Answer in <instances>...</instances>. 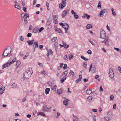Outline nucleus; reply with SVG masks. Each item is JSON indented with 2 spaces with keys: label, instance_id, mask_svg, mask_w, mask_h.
Segmentation results:
<instances>
[{
  "label": "nucleus",
  "instance_id": "obj_39",
  "mask_svg": "<svg viewBox=\"0 0 121 121\" xmlns=\"http://www.w3.org/2000/svg\"><path fill=\"white\" fill-rule=\"evenodd\" d=\"M63 73L64 74L65 76H66L68 73L67 71V70H65Z\"/></svg>",
  "mask_w": 121,
  "mask_h": 121
},
{
  "label": "nucleus",
  "instance_id": "obj_32",
  "mask_svg": "<svg viewBox=\"0 0 121 121\" xmlns=\"http://www.w3.org/2000/svg\"><path fill=\"white\" fill-rule=\"evenodd\" d=\"M81 57L82 59L86 61H88L89 60L88 59L84 57L83 56H81Z\"/></svg>",
  "mask_w": 121,
  "mask_h": 121
},
{
  "label": "nucleus",
  "instance_id": "obj_44",
  "mask_svg": "<svg viewBox=\"0 0 121 121\" xmlns=\"http://www.w3.org/2000/svg\"><path fill=\"white\" fill-rule=\"evenodd\" d=\"M67 68V66L66 64H65L63 67V69H66Z\"/></svg>",
  "mask_w": 121,
  "mask_h": 121
},
{
  "label": "nucleus",
  "instance_id": "obj_15",
  "mask_svg": "<svg viewBox=\"0 0 121 121\" xmlns=\"http://www.w3.org/2000/svg\"><path fill=\"white\" fill-rule=\"evenodd\" d=\"M63 90L61 88L60 89L57 90V93L59 95L61 94L63 92Z\"/></svg>",
  "mask_w": 121,
  "mask_h": 121
},
{
  "label": "nucleus",
  "instance_id": "obj_25",
  "mask_svg": "<svg viewBox=\"0 0 121 121\" xmlns=\"http://www.w3.org/2000/svg\"><path fill=\"white\" fill-rule=\"evenodd\" d=\"M58 43L57 42H55L54 44V47L56 50H57L58 49Z\"/></svg>",
  "mask_w": 121,
  "mask_h": 121
},
{
  "label": "nucleus",
  "instance_id": "obj_55",
  "mask_svg": "<svg viewBox=\"0 0 121 121\" xmlns=\"http://www.w3.org/2000/svg\"><path fill=\"white\" fill-rule=\"evenodd\" d=\"M20 39L21 41L23 40L24 39V38L23 36H21L20 37Z\"/></svg>",
  "mask_w": 121,
  "mask_h": 121
},
{
  "label": "nucleus",
  "instance_id": "obj_11",
  "mask_svg": "<svg viewBox=\"0 0 121 121\" xmlns=\"http://www.w3.org/2000/svg\"><path fill=\"white\" fill-rule=\"evenodd\" d=\"M5 87L3 86H1L0 89V94H3L4 92L5 89Z\"/></svg>",
  "mask_w": 121,
  "mask_h": 121
},
{
  "label": "nucleus",
  "instance_id": "obj_8",
  "mask_svg": "<svg viewBox=\"0 0 121 121\" xmlns=\"http://www.w3.org/2000/svg\"><path fill=\"white\" fill-rule=\"evenodd\" d=\"M107 115L109 117H104V119L106 121H109L111 118L112 116V113L109 111L107 113Z\"/></svg>",
  "mask_w": 121,
  "mask_h": 121
},
{
  "label": "nucleus",
  "instance_id": "obj_62",
  "mask_svg": "<svg viewBox=\"0 0 121 121\" xmlns=\"http://www.w3.org/2000/svg\"><path fill=\"white\" fill-rule=\"evenodd\" d=\"M116 108V104H114L113 106V109H115Z\"/></svg>",
  "mask_w": 121,
  "mask_h": 121
},
{
  "label": "nucleus",
  "instance_id": "obj_19",
  "mask_svg": "<svg viewBox=\"0 0 121 121\" xmlns=\"http://www.w3.org/2000/svg\"><path fill=\"white\" fill-rule=\"evenodd\" d=\"M82 75H80L79 76V78L76 81V82L77 83H78L79 81H80L82 79Z\"/></svg>",
  "mask_w": 121,
  "mask_h": 121
},
{
  "label": "nucleus",
  "instance_id": "obj_1",
  "mask_svg": "<svg viewBox=\"0 0 121 121\" xmlns=\"http://www.w3.org/2000/svg\"><path fill=\"white\" fill-rule=\"evenodd\" d=\"M11 51V48L10 46L7 47L3 52L1 58V60H2L4 57L7 56L10 53Z\"/></svg>",
  "mask_w": 121,
  "mask_h": 121
},
{
  "label": "nucleus",
  "instance_id": "obj_42",
  "mask_svg": "<svg viewBox=\"0 0 121 121\" xmlns=\"http://www.w3.org/2000/svg\"><path fill=\"white\" fill-rule=\"evenodd\" d=\"M14 6L15 8L19 9V6L18 5H17L16 4L14 5Z\"/></svg>",
  "mask_w": 121,
  "mask_h": 121
},
{
  "label": "nucleus",
  "instance_id": "obj_18",
  "mask_svg": "<svg viewBox=\"0 0 121 121\" xmlns=\"http://www.w3.org/2000/svg\"><path fill=\"white\" fill-rule=\"evenodd\" d=\"M62 43L64 45L63 46L65 48L67 49L69 47V45L67 44L66 43H65L63 41L62 42Z\"/></svg>",
  "mask_w": 121,
  "mask_h": 121
},
{
  "label": "nucleus",
  "instance_id": "obj_29",
  "mask_svg": "<svg viewBox=\"0 0 121 121\" xmlns=\"http://www.w3.org/2000/svg\"><path fill=\"white\" fill-rule=\"evenodd\" d=\"M12 87L14 88H17V85L14 83L12 85Z\"/></svg>",
  "mask_w": 121,
  "mask_h": 121
},
{
  "label": "nucleus",
  "instance_id": "obj_52",
  "mask_svg": "<svg viewBox=\"0 0 121 121\" xmlns=\"http://www.w3.org/2000/svg\"><path fill=\"white\" fill-rule=\"evenodd\" d=\"M86 17H87V19H89L90 18V17L89 15L87 14L86 15Z\"/></svg>",
  "mask_w": 121,
  "mask_h": 121
},
{
  "label": "nucleus",
  "instance_id": "obj_9",
  "mask_svg": "<svg viewBox=\"0 0 121 121\" xmlns=\"http://www.w3.org/2000/svg\"><path fill=\"white\" fill-rule=\"evenodd\" d=\"M54 29L55 31L59 33H62L61 30L60 29L57 28L56 26H55L54 28Z\"/></svg>",
  "mask_w": 121,
  "mask_h": 121
},
{
  "label": "nucleus",
  "instance_id": "obj_46",
  "mask_svg": "<svg viewBox=\"0 0 121 121\" xmlns=\"http://www.w3.org/2000/svg\"><path fill=\"white\" fill-rule=\"evenodd\" d=\"M73 57V55L72 54H71L69 56V59L70 60L71 59H72Z\"/></svg>",
  "mask_w": 121,
  "mask_h": 121
},
{
  "label": "nucleus",
  "instance_id": "obj_30",
  "mask_svg": "<svg viewBox=\"0 0 121 121\" xmlns=\"http://www.w3.org/2000/svg\"><path fill=\"white\" fill-rule=\"evenodd\" d=\"M83 66L86 69L87 68V63L86 62H84L83 63Z\"/></svg>",
  "mask_w": 121,
  "mask_h": 121
},
{
  "label": "nucleus",
  "instance_id": "obj_21",
  "mask_svg": "<svg viewBox=\"0 0 121 121\" xmlns=\"http://www.w3.org/2000/svg\"><path fill=\"white\" fill-rule=\"evenodd\" d=\"M96 71V69L95 66L94 65L92 67V69L91 70V71L93 73H95V72Z\"/></svg>",
  "mask_w": 121,
  "mask_h": 121
},
{
  "label": "nucleus",
  "instance_id": "obj_48",
  "mask_svg": "<svg viewBox=\"0 0 121 121\" xmlns=\"http://www.w3.org/2000/svg\"><path fill=\"white\" fill-rule=\"evenodd\" d=\"M31 36V34L30 33H29L27 35V37H30Z\"/></svg>",
  "mask_w": 121,
  "mask_h": 121
},
{
  "label": "nucleus",
  "instance_id": "obj_14",
  "mask_svg": "<svg viewBox=\"0 0 121 121\" xmlns=\"http://www.w3.org/2000/svg\"><path fill=\"white\" fill-rule=\"evenodd\" d=\"M68 13V12L67 11L65 10L62 13V18L65 17Z\"/></svg>",
  "mask_w": 121,
  "mask_h": 121
},
{
  "label": "nucleus",
  "instance_id": "obj_60",
  "mask_svg": "<svg viewBox=\"0 0 121 121\" xmlns=\"http://www.w3.org/2000/svg\"><path fill=\"white\" fill-rule=\"evenodd\" d=\"M23 11H24V12H26V8H25L24 7H23Z\"/></svg>",
  "mask_w": 121,
  "mask_h": 121
},
{
  "label": "nucleus",
  "instance_id": "obj_28",
  "mask_svg": "<svg viewBox=\"0 0 121 121\" xmlns=\"http://www.w3.org/2000/svg\"><path fill=\"white\" fill-rule=\"evenodd\" d=\"M16 60V57L14 58L12 60V61L11 62H9V65L13 63H14V62H15Z\"/></svg>",
  "mask_w": 121,
  "mask_h": 121
},
{
  "label": "nucleus",
  "instance_id": "obj_50",
  "mask_svg": "<svg viewBox=\"0 0 121 121\" xmlns=\"http://www.w3.org/2000/svg\"><path fill=\"white\" fill-rule=\"evenodd\" d=\"M96 116H94L93 117V121H96V118L95 117Z\"/></svg>",
  "mask_w": 121,
  "mask_h": 121
},
{
  "label": "nucleus",
  "instance_id": "obj_17",
  "mask_svg": "<svg viewBox=\"0 0 121 121\" xmlns=\"http://www.w3.org/2000/svg\"><path fill=\"white\" fill-rule=\"evenodd\" d=\"M10 65H9V63H8L3 65L2 66V69H3L7 67H9Z\"/></svg>",
  "mask_w": 121,
  "mask_h": 121
},
{
  "label": "nucleus",
  "instance_id": "obj_41",
  "mask_svg": "<svg viewBox=\"0 0 121 121\" xmlns=\"http://www.w3.org/2000/svg\"><path fill=\"white\" fill-rule=\"evenodd\" d=\"M87 53L89 54H91L92 53V52L91 50H88L87 52Z\"/></svg>",
  "mask_w": 121,
  "mask_h": 121
},
{
  "label": "nucleus",
  "instance_id": "obj_45",
  "mask_svg": "<svg viewBox=\"0 0 121 121\" xmlns=\"http://www.w3.org/2000/svg\"><path fill=\"white\" fill-rule=\"evenodd\" d=\"M98 7L99 9H100L101 8V4L100 2H99L98 5Z\"/></svg>",
  "mask_w": 121,
  "mask_h": 121
},
{
  "label": "nucleus",
  "instance_id": "obj_63",
  "mask_svg": "<svg viewBox=\"0 0 121 121\" xmlns=\"http://www.w3.org/2000/svg\"><path fill=\"white\" fill-rule=\"evenodd\" d=\"M64 58L65 60H66L68 59V57L67 55H65L64 56Z\"/></svg>",
  "mask_w": 121,
  "mask_h": 121
},
{
  "label": "nucleus",
  "instance_id": "obj_43",
  "mask_svg": "<svg viewBox=\"0 0 121 121\" xmlns=\"http://www.w3.org/2000/svg\"><path fill=\"white\" fill-rule=\"evenodd\" d=\"M67 78H65L64 79H62L60 80V82L61 83H63L64 81Z\"/></svg>",
  "mask_w": 121,
  "mask_h": 121
},
{
  "label": "nucleus",
  "instance_id": "obj_31",
  "mask_svg": "<svg viewBox=\"0 0 121 121\" xmlns=\"http://www.w3.org/2000/svg\"><path fill=\"white\" fill-rule=\"evenodd\" d=\"M87 99L88 101H91L92 100V97L91 96H89L87 98Z\"/></svg>",
  "mask_w": 121,
  "mask_h": 121
},
{
  "label": "nucleus",
  "instance_id": "obj_59",
  "mask_svg": "<svg viewBox=\"0 0 121 121\" xmlns=\"http://www.w3.org/2000/svg\"><path fill=\"white\" fill-rule=\"evenodd\" d=\"M118 68L119 72L121 73V68L120 66H118Z\"/></svg>",
  "mask_w": 121,
  "mask_h": 121
},
{
  "label": "nucleus",
  "instance_id": "obj_34",
  "mask_svg": "<svg viewBox=\"0 0 121 121\" xmlns=\"http://www.w3.org/2000/svg\"><path fill=\"white\" fill-rule=\"evenodd\" d=\"M57 86L56 85H54L53 87H52L51 88V89L52 90H53L54 91H56V88Z\"/></svg>",
  "mask_w": 121,
  "mask_h": 121
},
{
  "label": "nucleus",
  "instance_id": "obj_4",
  "mask_svg": "<svg viewBox=\"0 0 121 121\" xmlns=\"http://www.w3.org/2000/svg\"><path fill=\"white\" fill-rule=\"evenodd\" d=\"M65 1L66 0H62L61 3H60L59 5V7L60 9H62L65 7L66 4Z\"/></svg>",
  "mask_w": 121,
  "mask_h": 121
},
{
  "label": "nucleus",
  "instance_id": "obj_56",
  "mask_svg": "<svg viewBox=\"0 0 121 121\" xmlns=\"http://www.w3.org/2000/svg\"><path fill=\"white\" fill-rule=\"evenodd\" d=\"M57 115L56 116V117L58 118V117L60 116V113L59 112H57Z\"/></svg>",
  "mask_w": 121,
  "mask_h": 121
},
{
  "label": "nucleus",
  "instance_id": "obj_20",
  "mask_svg": "<svg viewBox=\"0 0 121 121\" xmlns=\"http://www.w3.org/2000/svg\"><path fill=\"white\" fill-rule=\"evenodd\" d=\"M92 93V90L91 89H88L86 91V93L87 94L90 95Z\"/></svg>",
  "mask_w": 121,
  "mask_h": 121
},
{
  "label": "nucleus",
  "instance_id": "obj_47",
  "mask_svg": "<svg viewBox=\"0 0 121 121\" xmlns=\"http://www.w3.org/2000/svg\"><path fill=\"white\" fill-rule=\"evenodd\" d=\"M74 17L76 19H77L78 18L79 16L78 15H75L74 16Z\"/></svg>",
  "mask_w": 121,
  "mask_h": 121
},
{
  "label": "nucleus",
  "instance_id": "obj_49",
  "mask_svg": "<svg viewBox=\"0 0 121 121\" xmlns=\"http://www.w3.org/2000/svg\"><path fill=\"white\" fill-rule=\"evenodd\" d=\"M38 30L36 29H33V32L35 33H36L37 32Z\"/></svg>",
  "mask_w": 121,
  "mask_h": 121
},
{
  "label": "nucleus",
  "instance_id": "obj_13",
  "mask_svg": "<svg viewBox=\"0 0 121 121\" xmlns=\"http://www.w3.org/2000/svg\"><path fill=\"white\" fill-rule=\"evenodd\" d=\"M43 110L44 111H48L49 109L48 108L46 105H44L43 107Z\"/></svg>",
  "mask_w": 121,
  "mask_h": 121
},
{
  "label": "nucleus",
  "instance_id": "obj_38",
  "mask_svg": "<svg viewBox=\"0 0 121 121\" xmlns=\"http://www.w3.org/2000/svg\"><path fill=\"white\" fill-rule=\"evenodd\" d=\"M40 115H42L44 117H45L46 116L45 115L43 112H40L39 113Z\"/></svg>",
  "mask_w": 121,
  "mask_h": 121
},
{
  "label": "nucleus",
  "instance_id": "obj_3",
  "mask_svg": "<svg viewBox=\"0 0 121 121\" xmlns=\"http://www.w3.org/2000/svg\"><path fill=\"white\" fill-rule=\"evenodd\" d=\"M34 39H32V40H28L27 41V42L28 43V44L29 46H30L31 45H32V48L33 52H34L35 50V48H35V46L33 44H34Z\"/></svg>",
  "mask_w": 121,
  "mask_h": 121
},
{
  "label": "nucleus",
  "instance_id": "obj_7",
  "mask_svg": "<svg viewBox=\"0 0 121 121\" xmlns=\"http://www.w3.org/2000/svg\"><path fill=\"white\" fill-rule=\"evenodd\" d=\"M104 41H102L101 43H105V45L106 46H108L109 45V40L108 37H106L104 38Z\"/></svg>",
  "mask_w": 121,
  "mask_h": 121
},
{
  "label": "nucleus",
  "instance_id": "obj_53",
  "mask_svg": "<svg viewBox=\"0 0 121 121\" xmlns=\"http://www.w3.org/2000/svg\"><path fill=\"white\" fill-rule=\"evenodd\" d=\"M86 14H84L82 16V18H86Z\"/></svg>",
  "mask_w": 121,
  "mask_h": 121
},
{
  "label": "nucleus",
  "instance_id": "obj_61",
  "mask_svg": "<svg viewBox=\"0 0 121 121\" xmlns=\"http://www.w3.org/2000/svg\"><path fill=\"white\" fill-rule=\"evenodd\" d=\"M92 64H91L89 68V71H90L91 70V68L92 67Z\"/></svg>",
  "mask_w": 121,
  "mask_h": 121
},
{
  "label": "nucleus",
  "instance_id": "obj_51",
  "mask_svg": "<svg viewBox=\"0 0 121 121\" xmlns=\"http://www.w3.org/2000/svg\"><path fill=\"white\" fill-rule=\"evenodd\" d=\"M63 73L61 75V76H60V78H64L65 77H64Z\"/></svg>",
  "mask_w": 121,
  "mask_h": 121
},
{
  "label": "nucleus",
  "instance_id": "obj_12",
  "mask_svg": "<svg viewBox=\"0 0 121 121\" xmlns=\"http://www.w3.org/2000/svg\"><path fill=\"white\" fill-rule=\"evenodd\" d=\"M53 22L55 24H56L57 23V17L56 15H55L53 17Z\"/></svg>",
  "mask_w": 121,
  "mask_h": 121
},
{
  "label": "nucleus",
  "instance_id": "obj_54",
  "mask_svg": "<svg viewBox=\"0 0 121 121\" xmlns=\"http://www.w3.org/2000/svg\"><path fill=\"white\" fill-rule=\"evenodd\" d=\"M29 14L28 13H26L25 14V16L26 17H29Z\"/></svg>",
  "mask_w": 121,
  "mask_h": 121
},
{
  "label": "nucleus",
  "instance_id": "obj_40",
  "mask_svg": "<svg viewBox=\"0 0 121 121\" xmlns=\"http://www.w3.org/2000/svg\"><path fill=\"white\" fill-rule=\"evenodd\" d=\"M25 16V14L24 13H22L21 15V18H23Z\"/></svg>",
  "mask_w": 121,
  "mask_h": 121
},
{
  "label": "nucleus",
  "instance_id": "obj_64",
  "mask_svg": "<svg viewBox=\"0 0 121 121\" xmlns=\"http://www.w3.org/2000/svg\"><path fill=\"white\" fill-rule=\"evenodd\" d=\"M106 27H107V29L108 30V31H110V29L109 27L108 26V25H107V26H106Z\"/></svg>",
  "mask_w": 121,
  "mask_h": 121
},
{
  "label": "nucleus",
  "instance_id": "obj_5",
  "mask_svg": "<svg viewBox=\"0 0 121 121\" xmlns=\"http://www.w3.org/2000/svg\"><path fill=\"white\" fill-rule=\"evenodd\" d=\"M100 38L104 39L106 37L105 32L103 30H100Z\"/></svg>",
  "mask_w": 121,
  "mask_h": 121
},
{
  "label": "nucleus",
  "instance_id": "obj_36",
  "mask_svg": "<svg viewBox=\"0 0 121 121\" xmlns=\"http://www.w3.org/2000/svg\"><path fill=\"white\" fill-rule=\"evenodd\" d=\"M112 13L113 15L114 16H115L116 15V14L115 12L114 11V9L113 8L112 9Z\"/></svg>",
  "mask_w": 121,
  "mask_h": 121
},
{
  "label": "nucleus",
  "instance_id": "obj_26",
  "mask_svg": "<svg viewBox=\"0 0 121 121\" xmlns=\"http://www.w3.org/2000/svg\"><path fill=\"white\" fill-rule=\"evenodd\" d=\"M105 11H106L105 9H103L102 10L100 13L99 14V16H101L102 15H103V13H103V12L104 13H105Z\"/></svg>",
  "mask_w": 121,
  "mask_h": 121
},
{
  "label": "nucleus",
  "instance_id": "obj_35",
  "mask_svg": "<svg viewBox=\"0 0 121 121\" xmlns=\"http://www.w3.org/2000/svg\"><path fill=\"white\" fill-rule=\"evenodd\" d=\"M34 43L35 45V47L37 48L39 45L38 43L37 42H35Z\"/></svg>",
  "mask_w": 121,
  "mask_h": 121
},
{
  "label": "nucleus",
  "instance_id": "obj_16",
  "mask_svg": "<svg viewBox=\"0 0 121 121\" xmlns=\"http://www.w3.org/2000/svg\"><path fill=\"white\" fill-rule=\"evenodd\" d=\"M69 101V99H64L63 101V104L66 106L68 105V102Z\"/></svg>",
  "mask_w": 121,
  "mask_h": 121
},
{
  "label": "nucleus",
  "instance_id": "obj_37",
  "mask_svg": "<svg viewBox=\"0 0 121 121\" xmlns=\"http://www.w3.org/2000/svg\"><path fill=\"white\" fill-rule=\"evenodd\" d=\"M44 29V28L43 27H42L41 28H40L39 30V32H41Z\"/></svg>",
  "mask_w": 121,
  "mask_h": 121
},
{
  "label": "nucleus",
  "instance_id": "obj_24",
  "mask_svg": "<svg viewBox=\"0 0 121 121\" xmlns=\"http://www.w3.org/2000/svg\"><path fill=\"white\" fill-rule=\"evenodd\" d=\"M92 25L91 24H87L86 26V28L87 29H90L92 27Z\"/></svg>",
  "mask_w": 121,
  "mask_h": 121
},
{
  "label": "nucleus",
  "instance_id": "obj_2",
  "mask_svg": "<svg viewBox=\"0 0 121 121\" xmlns=\"http://www.w3.org/2000/svg\"><path fill=\"white\" fill-rule=\"evenodd\" d=\"M32 72L31 68H28L24 73L23 78L26 80L28 79L31 76Z\"/></svg>",
  "mask_w": 121,
  "mask_h": 121
},
{
  "label": "nucleus",
  "instance_id": "obj_23",
  "mask_svg": "<svg viewBox=\"0 0 121 121\" xmlns=\"http://www.w3.org/2000/svg\"><path fill=\"white\" fill-rule=\"evenodd\" d=\"M21 64V62L19 60L17 61L16 62V66L17 68Z\"/></svg>",
  "mask_w": 121,
  "mask_h": 121
},
{
  "label": "nucleus",
  "instance_id": "obj_33",
  "mask_svg": "<svg viewBox=\"0 0 121 121\" xmlns=\"http://www.w3.org/2000/svg\"><path fill=\"white\" fill-rule=\"evenodd\" d=\"M57 39V38L56 37H53L51 39V40L53 42H54Z\"/></svg>",
  "mask_w": 121,
  "mask_h": 121
},
{
  "label": "nucleus",
  "instance_id": "obj_57",
  "mask_svg": "<svg viewBox=\"0 0 121 121\" xmlns=\"http://www.w3.org/2000/svg\"><path fill=\"white\" fill-rule=\"evenodd\" d=\"M113 98H114V96L112 95H111L110 96V100L111 101V100H112L113 99Z\"/></svg>",
  "mask_w": 121,
  "mask_h": 121
},
{
  "label": "nucleus",
  "instance_id": "obj_58",
  "mask_svg": "<svg viewBox=\"0 0 121 121\" xmlns=\"http://www.w3.org/2000/svg\"><path fill=\"white\" fill-rule=\"evenodd\" d=\"M90 42L93 45H95V43L93 42L92 41H91L90 40Z\"/></svg>",
  "mask_w": 121,
  "mask_h": 121
},
{
  "label": "nucleus",
  "instance_id": "obj_27",
  "mask_svg": "<svg viewBox=\"0 0 121 121\" xmlns=\"http://www.w3.org/2000/svg\"><path fill=\"white\" fill-rule=\"evenodd\" d=\"M69 74L70 76L72 77L74 75V73L71 70H70L69 72Z\"/></svg>",
  "mask_w": 121,
  "mask_h": 121
},
{
  "label": "nucleus",
  "instance_id": "obj_6",
  "mask_svg": "<svg viewBox=\"0 0 121 121\" xmlns=\"http://www.w3.org/2000/svg\"><path fill=\"white\" fill-rule=\"evenodd\" d=\"M109 77L111 78H113L114 76V74L113 71V69L112 68H111L109 69Z\"/></svg>",
  "mask_w": 121,
  "mask_h": 121
},
{
  "label": "nucleus",
  "instance_id": "obj_22",
  "mask_svg": "<svg viewBox=\"0 0 121 121\" xmlns=\"http://www.w3.org/2000/svg\"><path fill=\"white\" fill-rule=\"evenodd\" d=\"M50 89L49 88H46L45 91V93L46 94H48L49 93Z\"/></svg>",
  "mask_w": 121,
  "mask_h": 121
},
{
  "label": "nucleus",
  "instance_id": "obj_10",
  "mask_svg": "<svg viewBox=\"0 0 121 121\" xmlns=\"http://www.w3.org/2000/svg\"><path fill=\"white\" fill-rule=\"evenodd\" d=\"M63 27L65 29V33H67V30L69 28L68 25L67 24H65L64 26H63Z\"/></svg>",
  "mask_w": 121,
  "mask_h": 121
}]
</instances>
